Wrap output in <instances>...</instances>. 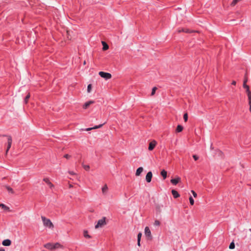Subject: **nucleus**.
<instances>
[{"label": "nucleus", "instance_id": "nucleus-1", "mask_svg": "<svg viewBox=\"0 0 251 251\" xmlns=\"http://www.w3.org/2000/svg\"><path fill=\"white\" fill-rule=\"evenodd\" d=\"M41 219L44 226H47L50 228H52L53 227V225L50 219H47L44 216H41Z\"/></svg>", "mask_w": 251, "mask_h": 251}, {"label": "nucleus", "instance_id": "nucleus-2", "mask_svg": "<svg viewBox=\"0 0 251 251\" xmlns=\"http://www.w3.org/2000/svg\"><path fill=\"white\" fill-rule=\"evenodd\" d=\"M106 218L105 217H102L101 219L98 221L97 224L95 225V227L96 228H101L104 226L106 225Z\"/></svg>", "mask_w": 251, "mask_h": 251}, {"label": "nucleus", "instance_id": "nucleus-3", "mask_svg": "<svg viewBox=\"0 0 251 251\" xmlns=\"http://www.w3.org/2000/svg\"><path fill=\"white\" fill-rule=\"evenodd\" d=\"M99 75L105 79H109L111 78L112 75L110 73H105L103 72H100L99 73Z\"/></svg>", "mask_w": 251, "mask_h": 251}, {"label": "nucleus", "instance_id": "nucleus-4", "mask_svg": "<svg viewBox=\"0 0 251 251\" xmlns=\"http://www.w3.org/2000/svg\"><path fill=\"white\" fill-rule=\"evenodd\" d=\"M5 136L7 137V149L6 150V153H7L9 149H10L11 147V144L12 143V137L10 135H5Z\"/></svg>", "mask_w": 251, "mask_h": 251}, {"label": "nucleus", "instance_id": "nucleus-5", "mask_svg": "<svg viewBox=\"0 0 251 251\" xmlns=\"http://www.w3.org/2000/svg\"><path fill=\"white\" fill-rule=\"evenodd\" d=\"M145 234L148 240H151L152 236L151 232L148 226H146L145 228Z\"/></svg>", "mask_w": 251, "mask_h": 251}, {"label": "nucleus", "instance_id": "nucleus-6", "mask_svg": "<svg viewBox=\"0 0 251 251\" xmlns=\"http://www.w3.org/2000/svg\"><path fill=\"white\" fill-rule=\"evenodd\" d=\"M152 177V174L151 171L149 172L146 176V180L147 182L149 183L151 181Z\"/></svg>", "mask_w": 251, "mask_h": 251}, {"label": "nucleus", "instance_id": "nucleus-7", "mask_svg": "<svg viewBox=\"0 0 251 251\" xmlns=\"http://www.w3.org/2000/svg\"><path fill=\"white\" fill-rule=\"evenodd\" d=\"M248 81V78L247 77H245L244 82H243V87L246 89V92L250 91V87L248 85H247L246 83Z\"/></svg>", "mask_w": 251, "mask_h": 251}, {"label": "nucleus", "instance_id": "nucleus-8", "mask_svg": "<svg viewBox=\"0 0 251 251\" xmlns=\"http://www.w3.org/2000/svg\"><path fill=\"white\" fill-rule=\"evenodd\" d=\"M248 96V101H249V105L250 106V111L251 112V91H248L246 92Z\"/></svg>", "mask_w": 251, "mask_h": 251}, {"label": "nucleus", "instance_id": "nucleus-9", "mask_svg": "<svg viewBox=\"0 0 251 251\" xmlns=\"http://www.w3.org/2000/svg\"><path fill=\"white\" fill-rule=\"evenodd\" d=\"M181 180L180 177H177L171 180V182L174 185H176Z\"/></svg>", "mask_w": 251, "mask_h": 251}, {"label": "nucleus", "instance_id": "nucleus-10", "mask_svg": "<svg viewBox=\"0 0 251 251\" xmlns=\"http://www.w3.org/2000/svg\"><path fill=\"white\" fill-rule=\"evenodd\" d=\"M156 142L154 140L150 142L149 144V148H148L149 150L152 151L154 148L155 146H156Z\"/></svg>", "mask_w": 251, "mask_h": 251}, {"label": "nucleus", "instance_id": "nucleus-11", "mask_svg": "<svg viewBox=\"0 0 251 251\" xmlns=\"http://www.w3.org/2000/svg\"><path fill=\"white\" fill-rule=\"evenodd\" d=\"M2 244L3 246H9L11 244V241L10 240L7 239L4 240L2 241Z\"/></svg>", "mask_w": 251, "mask_h": 251}, {"label": "nucleus", "instance_id": "nucleus-12", "mask_svg": "<svg viewBox=\"0 0 251 251\" xmlns=\"http://www.w3.org/2000/svg\"><path fill=\"white\" fill-rule=\"evenodd\" d=\"M44 247L47 249L53 250V244L51 243H47L44 245Z\"/></svg>", "mask_w": 251, "mask_h": 251}, {"label": "nucleus", "instance_id": "nucleus-13", "mask_svg": "<svg viewBox=\"0 0 251 251\" xmlns=\"http://www.w3.org/2000/svg\"><path fill=\"white\" fill-rule=\"evenodd\" d=\"M43 180L50 186V188L54 186L48 178H45L43 179Z\"/></svg>", "mask_w": 251, "mask_h": 251}, {"label": "nucleus", "instance_id": "nucleus-14", "mask_svg": "<svg viewBox=\"0 0 251 251\" xmlns=\"http://www.w3.org/2000/svg\"><path fill=\"white\" fill-rule=\"evenodd\" d=\"M172 194L174 198H177L180 196L178 193L175 190H172Z\"/></svg>", "mask_w": 251, "mask_h": 251}, {"label": "nucleus", "instance_id": "nucleus-15", "mask_svg": "<svg viewBox=\"0 0 251 251\" xmlns=\"http://www.w3.org/2000/svg\"><path fill=\"white\" fill-rule=\"evenodd\" d=\"M94 103V101L93 100H90L87 102H86L83 105V107L84 109H86L88 108V107L91 104H93Z\"/></svg>", "mask_w": 251, "mask_h": 251}, {"label": "nucleus", "instance_id": "nucleus-16", "mask_svg": "<svg viewBox=\"0 0 251 251\" xmlns=\"http://www.w3.org/2000/svg\"><path fill=\"white\" fill-rule=\"evenodd\" d=\"M143 168L142 167H139L136 170V174H135L136 176H140V175L143 172Z\"/></svg>", "mask_w": 251, "mask_h": 251}, {"label": "nucleus", "instance_id": "nucleus-17", "mask_svg": "<svg viewBox=\"0 0 251 251\" xmlns=\"http://www.w3.org/2000/svg\"><path fill=\"white\" fill-rule=\"evenodd\" d=\"M2 207L4 210L10 211L9 207L3 203H0V207Z\"/></svg>", "mask_w": 251, "mask_h": 251}, {"label": "nucleus", "instance_id": "nucleus-18", "mask_svg": "<svg viewBox=\"0 0 251 251\" xmlns=\"http://www.w3.org/2000/svg\"><path fill=\"white\" fill-rule=\"evenodd\" d=\"M102 44L103 45V48H102L103 50H106L108 49L109 47H108V45L105 42L102 41Z\"/></svg>", "mask_w": 251, "mask_h": 251}, {"label": "nucleus", "instance_id": "nucleus-19", "mask_svg": "<svg viewBox=\"0 0 251 251\" xmlns=\"http://www.w3.org/2000/svg\"><path fill=\"white\" fill-rule=\"evenodd\" d=\"M161 175L163 176L164 179H165L167 177V173L165 170H163L161 172Z\"/></svg>", "mask_w": 251, "mask_h": 251}, {"label": "nucleus", "instance_id": "nucleus-20", "mask_svg": "<svg viewBox=\"0 0 251 251\" xmlns=\"http://www.w3.org/2000/svg\"><path fill=\"white\" fill-rule=\"evenodd\" d=\"M101 126H92L91 127H89L86 129H81L82 130H85V131H89L93 129H97L98 128L100 127Z\"/></svg>", "mask_w": 251, "mask_h": 251}, {"label": "nucleus", "instance_id": "nucleus-21", "mask_svg": "<svg viewBox=\"0 0 251 251\" xmlns=\"http://www.w3.org/2000/svg\"><path fill=\"white\" fill-rule=\"evenodd\" d=\"M5 188L9 193L14 194L13 190L9 186H5Z\"/></svg>", "mask_w": 251, "mask_h": 251}, {"label": "nucleus", "instance_id": "nucleus-22", "mask_svg": "<svg viewBox=\"0 0 251 251\" xmlns=\"http://www.w3.org/2000/svg\"><path fill=\"white\" fill-rule=\"evenodd\" d=\"M107 190H108V187H107V185L105 184L102 188V193L105 194L107 192Z\"/></svg>", "mask_w": 251, "mask_h": 251}, {"label": "nucleus", "instance_id": "nucleus-23", "mask_svg": "<svg viewBox=\"0 0 251 251\" xmlns=\"http://www.w3.org/2000/svg\"><path fill=\"white\" fill-rule=\"evenodd\" d=\"M62 246L58 243H56L53 244V250L58 249L59 248L61 247Z\"/></svg>", "mask_w": 251, "mask_h": 251}, {"label": "nucleus", "instance_id": "nucleus-24", "mask_svg": "<svg viewBox=\"0 0 251 251\" xmlns=\"http://www.w3.org/2000/svg\"><path fill=\"white\" fill-rule=\"evenodd\" d=\"M183 129V126H177V128L176 129V132H180L181 131H182Z\"/></svg>", "mask_w": 251, "mask_h": 251}, {"label": "nucleus", "instance_id": "nucleus-25", "mask_svg": "<svg viewBox=\"0 0 251 251\" xmlns=\"http://www.w3.org/2000/svg\"><path fill=\"white\" fill-rule=\"evenodd\" d=\"M84 236L87 238H90L91 236L88 234V232L86 230L84 231Z\"/></svg>", "mask_w": 251, "mask_h": 251}, {"label": "nucleus", "instance_id": "nucleus-26", "mask_svg": "<svg viewBox=\"0 0 251 251\" xmlns=\"http://www.w3.org/2000/svg\"><path fill=\"white\" fill-rule=\"evenodd\" d=\"M29 98H30V94H29V93H28V94L27 95V96L25 97V100H24L25 102V103H27L28 100H29Z\"/></svg>", "mask_w": 251, "mask_h": 251}, {"label": "nucleus", "instance_id": "nucleus-27", "mask_svg": "<svg viewBox=\"0 0 251 251\" xmlns=\"http://www.w3.org/2000/svg\"><path fill=\"white\" fill-rule=\"evenodd\" d=\"M229 248L230 249H233L235 248V244H234V243L233 242H232L229 246Z\"/></svg>", "mask_w": 251, "mask_h": 251}, {"label": "nucleus", "instance_id": "nucleus-28", "mask_svg": "<svg viewBox=\"0 0 251 251\" xmlns=\"http://www.w3.org/2000/svg\"><path fill=\"white\" fill-rule=\"evenodd\" d=\"M153 225L154 226H159L160 225V222L158 220H156L154 221Z\"/></svg>", "mask_w": 251, "mask_h": 251}, {"label": "nucleus", "instance_id": "nucleus-29", "mask_svg": "<svg viewBox=\"0 0 251 251\" xmlns=\"http://www.w3.org/2000/svg\"><path fill=\"white\" fill-rule=\"evenodd\" d=\"M157 90V88L156 87H154L152 89V91H151V96H153L154 95L155 93V91L156 90Z\"/></svg>", "mask_w": 251, "mask_h": 251}, {"label": "nucleus", "instance_id": "nucleus-30", "mask_svg": "<svg viewBox=\"0 0 251 251\" xmlns=\"http://www.w3.org/2000/svg\"><path fill=\"white\" fill-rule=\"evenodd\" d=\"M189 201H190V203L191 205H193L194 204V199H193V198L191 196L189 198Z\"/></svg>", "mask_w": 251, "mask_h": 251}, {"label": "nucleus", "instance_id": "nucleus-31", "mask_svg": "<svg viewBox=\"0 0 251 251\" xmlns=\"http://www.w3.org/2000/svg\"><path fill=\"white\" fill-rule=\"evenodd\" d=\"M83 167L86 171H88L90 169V166L87 165H83Z\"/></svg>", "mask_w": 251, "mask_h": 251}, {"label": "nucleus", "instance_id": "nucleus-32", "mask_svg": "<svg viewBox=\"0 0 251 251\" xmlns=\"http://www.w3.org/2000/svg\"><path fill=\"white\" fill-rule=\"evenodd\" d=\"M91 88H92V85L91 84H89L88 85V87H87V92L88 93H90L91 91Z\"/></svg>", "mask_w": 251, "mask_h": 251}, {"label": "nucleus", "instance_id": "nucleus-33", "mask_svg": "<svg viewBox=\"0 0 251 251\" xmlns=\"http://www.w3.org/2000/svg\"><path fill=\"white\" fill-rule=\"evenodd\" d=\"M183 119L185 122H186L188 120V115L187 113H185L183 115Z\"/></svg>", "mask_w": 251, "mask_h": 251}, {"label": "nucleus", "instance_id": "nucleus-34", "mask_svg": "<svg viewBox=\"0 0 251 251\" xmlns=\"http://www.w3.org/2000/svg\"><path fill=\"white\" fill-rule=\"evenodd\" d=\"M142 235V234L141 232L138 233V234L137 235V240H139V239L141 240Z\"/></svg>", "mask_w": 251, "mask_h": 251}, {"label": "nucleus", "instance_id": "nucleus-35", "mask_svg": "<svg viewBox=\"0 0 251 251\" xmlns=\"http://www.w3.org/2000/svg\"><path fill=\"white\" fill-rule=\"evenodd\" d=\"M193 157L194 159V160L196 161L199 159V156L195 154L193 155Z\"/></svg>", "mask_w": 251, "mask_h": 251}, {"label": "nucleus", "instance_id": "nucleus-36", "mask_svg": "<svg viewBox=\"0 0 251 251\" xmlns=\"http://www.w3.org/2000/svg\"><path fill=\"white\" fill-rule=\"evenodd\" d=\"M191 192H192V194H193V196H194L195 198H196V197H197V193H196L194 190H192V191H191Z\"/></svg>", "mask_w": 251, "mask_h": 251}, {"label": "nucleus", "instance_id": "nucleus-37", "mask_svg": "<svg viewBox=\"0 0 251 251\" xmlns=\"http://www.w3.org/2000/svg\"><path fill=\"white\" fill-rule=\"evenodd\" d=\"M64 157L69 159L71 157V155H69L68 154H66L64 155Z\"/></svg>", "mask_w": 251, "mask_h": 251}, {"label": "nucleus", "instance_id": "nucleus-38", "mask_svg": "<svg viewBox=\"0 0 251 251\" xmlns=\"http://www.w3.org/2000/svg\"><path fill=\"white\" fill-rule=\"evenodd\" d=\"M182 31L185 32H189L188 29H185L183 28L182 29Z\"/></svg>", "mask_w": 251, "mask_h": 251}, {"label": "nucleus", "instance_id": "nucleus-39", "mask_svg": "<svg viewBox=\"0 0 251 251\" xmlns=\"http://www.w3.org/2000/svg\"><path fill=\"white\" fill-rule=\"evenodd\" d=\"M140 241H141V240H140V239L139 240H137V245L138 246H139V247L141 246Z\"/></svg>", "mask_w": 251, "mask_h": 251}, {"label": "nucleus", "instance_id": "nucleus-40", "mask_svg": "<svg viewBox=\"0 0 251 251\" xmlns=\"http://www.w3.org/2000/svg\"><path fill=\"white\" fill-rule=\"evenodd\" d=\"M69 173L71 175H75V173L73 171H69Z\"/></svg>", "mask_w": 251, "mask_h": 251}, {"label": "nucleus", "instance_id": "nucleus-41", "mask_svg": "<svg viewBox=\"0 0 251 251\" xmlns=\"http://www.w3.org/2000/svg\"><path fill=\"white\" fill-rule=\"evenodd\" d=\"M0 251H5L3 248H0Z\"/></svg>", "mask_w": 251, "mask_h": 251}, {"label": "nucleus", "instance_id": "nucleus-42", "mask_svg": "<svg viewBox=\"0 0 251 251\" xmlns=\"http://www.w3.org/2000/svg\"><path fill=\"white\" fill-rule=\"evenodd\" d=\"M236 81H233L232 82V85H236Z\"/></svg>", "mask_w": 251, "mask_h": 251}, {"label": "nucleus", "instance_id": "nucleus-43", "mask_svg": "<svg viewBox=\"0 0 251 251\" xmlns=\"http://www.w3.org/2000/svg\"><path fill=\"white\" fill-rule=\"evenodd\" d=\"M178 32H180L181 31H182V29L181 30H178Z\"/></svg>", "mask_w": 251, "mask_h": 251}, {"label": "nucleus", "instance_id": "nucleus-44", "mask_svg": "<svg viewBox=\"0 0 251 251\" xmlns=\"http://www.w3.org/2000/svg\"><path fill=\"white\" fill-rule=\"evenodd\" d=\"M86 64V61H84V62H83V64L85 65Z\"/></svg>", "mask_w": 251, "mask_h": 251}, {"label": "nucleus", "instance_id": "nucleus-45", "mask_svg": "<svg viewBox=\"0 0 251 251\" xmlns=\"http://www.w3.org/2000/svg\"><path fill=\"white\" fill-rule=\"evenodd\" d=\"M67 34H68V35H69V31H67Z\"/></svg>", "mask_w": 251, "mask_h": 251}, {"label": "nucleus", "instance_id": "nucleus-46", "mask_svg": "<svg viewBox=\"0 0 251 251\" xmlns=\"http://www.w3.org/2000/svg\"><path fill=\"white\" fill-rule=\"evenodd\" d=\"M99 126H103V125L102 124H100Z\"/></svg>", "mask_w": 251, "mask_h": 251}]
</instances>
